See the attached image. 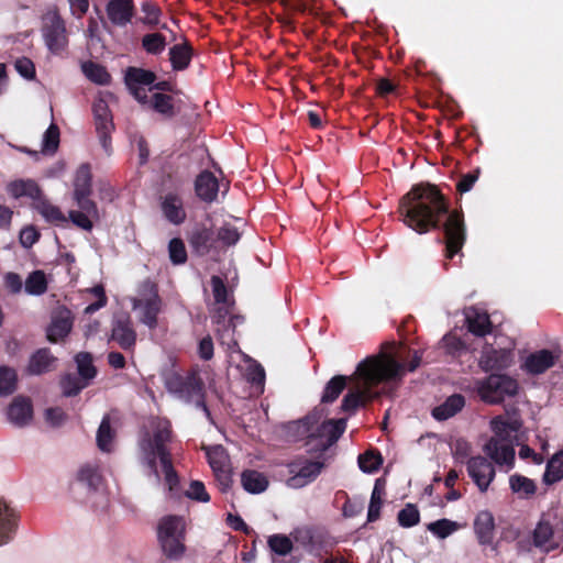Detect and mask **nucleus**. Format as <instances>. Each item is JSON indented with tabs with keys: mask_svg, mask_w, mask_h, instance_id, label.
<instances>
[{
	"mask_svg": "<svg viewBox=\"0 0 563 563\" xmlns=\"http://www.w3.org/2000/svg\"><path fill=\"white\" fill-rule=\"evenodd\" d=\"M563 478V450L556 452L547 463L542 481L553 485Z\"/></svg>",
	"mask_w": 563,
	"mask_h": 563,
	"instance_id": "e433bc0d",
	"label": "nucleus"
},
{
	"mask_svg": "<svg viewBox=\"0 0 563 563\" xmlns=\"http://www.w3.org/2000/svg\"><path fill=\"white\" fill-rule=\"evenodd\" d=\"M92 175L90 166L82 164L76 172L74 179V198L91 195Z\"/></svg>",
	"mask_w": 563,
	"mask_h": 563,
	"instance_id": "4c0bfd02",
	"label": "nucleus"
},
{
	"mask_svg": "<svg viewBox=\"0 0 563 563\" xmlns=\"http://www.w3.org/2000/svg\"><path fill=\"white\" fill-rule=\"evenodd\" d=\"M132 308L139 312V321L153 330L157 327V317L162 310V299L154 283L144 282L139 290V297L132 298Z\"/></svg>",
	"mask_w": 563,
	"mask_h": 563,
	"instance_id": "0eeeda50",
	"label": "nucleus"
},
{
	"mask_svg": "<svg viewBox=\"0 0 563 563\" xmlns=\"http://www.w3.org/2000/svg\"><path fill=\"white\" fill-rule=\"evenodd\" d=\"M294 541L310 554H320L332 547L328 531L320 526H300L290 532Z\"/></svg>",
	"mask_w": 563,
	"mask_h": 563,
	"instance_id": "9b49d317",
	"label": "nucleus"
},
{
	"mask_svg": "<svg viewBox=\"0 0 563 563\" xmlns=\"http://www.w3.org/2000/svg\"><path fill=\"white\" fill-rule=\"evenodd\" d=\"M243 488L251 494H261L266 490L268 481L266 476L255 470H246L241 474Z\"/></svg>",
	"mask_w": 563,
	"mask_h": 563,
	"instance_id": "72a5a7b5",
	"label": "nucleus"
},
{
	"mask_svg": "<svg viewBox=\"0 0 563 563\" xmlns=\"http://www.w3.org/2000/svg\"><path fill=\"white\" fill-rule=\"evenodd\" d=\"M146 103H150L151 108L158 113L166 117L174 115L173 98L168 95L155 92L150 99L147 98Z\"/></svg>",
	"mask_w": 563,
	"mask_h": 563,
	"instance_id": "09e8293b",
	"label": "nucleus"
},
{
	"mask_svg": "<svg viewBox=\"0 0 563 563\" xmlns=\"http://www.w3.org/2000/svg\"><path fill=\"white\" fill-rule=\"evenodd\" d=\"M346 428V419L327 420L308 435L307 446L309 452H324L332 446L343 434Z\"/></svg>",
	"mask_w": 563,
	"mask_h": 563,
	"instance_id": "9d476101",
	"label": "nucleus"
},
{
	"mask_svg": "<svg viewBox=\"0 0 563 563\" xmlns=\"http://www.w3.org/2000/svg\"><path fill=\"white\" fill-rule=\"evenodd\" d=\"M397 521L402 528H411L419 523L420 512L416 505L407 504L397 515Z\"/></svg>",
	"mask_w": 563,
	"mask_h": 563,
	"instance_id": "3c124183",
	"label": "nucleus"
},
{
	"mask_svg": "<svg viewBox=\"0 0 563 563\" xmlns=\"http://www.w3.org/2000/svg\"><path fill=\"white\" fill-rule=\"evenodd\" d=\"M110 22L117 26L128 25L134 14L133 0H110L106 7Z\"/></svg>",
	"mask_w": 563,
	"mask_h": 563,
	"instance_id": "4be33fe9",
	"label": "nucleus"
},
{
	"mask_svg": "<svg viewBox=\"0 0 563 563\" xmlns=\"http://www.w3.org/2000/svg\"><path fill=\"white\" fill-rule=\"evenodd\" d=\"M167 44L166 37L157 32L147 33L142 37L143 49L151 55L161 54Z\"/></svg>",
	"mask_w": 563,
	"mask_h": 563,
	"instance_id": "de8ad7c7",
	"label": "nucleus"
},
{
	"mask_svg": "<svg viewBox=\"0 0 563 563\" xmlns=\"http://www.w3.org/2000/svg\"><path fill=\"white\" fill-rule=\"evenodd\" d=\"M475 389L479 398L487 404H499L518 393V383L507 375L492 374L485 379L476 380Z\"/></svg>",
	"mask_w": 563,
	"mask_h": 563,
	"instance_id": "6e6552de",
	"label": "nucleus"
},
{
	"mask_svg": "<svg viewBox=\"0 0 563 563\" xmlns=\"http://www.w3.org/2000/svg\"><path fill=\"white\" fill-rule=\"evenodd\" d=\"M91 292L97 297V301L88 305L85 308L84 312L86 314H92L107 305V297L102 286H95L91 289Z\"/></svg>",
	"mask_w": 563,
	"mask_h": 563,
	"instance_id": "0e129e2a",
	"label": "nucleus"
},
{
	"mask_svg": "<svg viewBox=\"0 0 563 563\" xmlns=\"http://www.w3.org/2000/svg\"><path fill=\"white\" fill-rule=\"evenodd\" d=\"M44 418L49 426L57 428L66 421L67 415L62 408L54 407L45 410Z\"/></svg>",
	"mask_w": 563,
	"mask_h": 563,
	"instance_id": "e2e57ef3",
	"label": "nucleus"
},
{
	"mask_svg": "<svg viewBox=\"0 0 563 563\" xmlns=\"http://www.w3.org/2000/svg\"><path fill=\"white\" fill-rule=\"evenodd\" d=\"M195 190L201 200L212 202L218 196L219 181L211 172L203 170L195 181Z\"/></svg>",
	"mask_w": 563,
	"mask_h": 563,
	"instance_id": "393cba45",
	"label": "nucleus"
},
{
	"mask_svg": "<svg viewBox=\"0 0 563 563\" xmlns=\"http://www.w3.org/2000/svg\"><path fill=\"white\" fill-rule=\"evenodd\" d=\"M552 526L547 521H540L533 531V543L538 548H543L552 538Z\"/></svg>",
	"mask_w": 563,
	"mask_h": 563,
	"instance_id": "13d9d810",
	"label": "nucleus"
},
{
	"mask_svg": "<svg viewBox=\"0 0 563 563\" xmlns=\"http://www.w3.org/2000/svg\"><path fill=\"white\" fill-rule=\"evenodd\" d=\"M76 484L87 490V503L92 507L102 509L107 507L108 497L104 481L98 465H82L77 473Z\"/></svg>",
	"mask_w": 563,
	"mask_h": 563,
	"instance_id": "1a4fd4ad",
	"label": "nucleus"
},
{
	"mask_svg": "<svg viewBox=\"0 0 563 563\" xmlns=\"http://www.w3.org/2000/svg\"><path fill=\"white\" fill-rule=\"evenodd\" d=\"M462 525L457 521L442 518L426 525V529L438 539H446L460 529Z\"/></svg>",
	"mask_w": 563,
	"mask_h": 563,
	"instance_id": "f704fd0d",
	"label": "nucleus"
},
{
	"mask_svg": "<svg viewBox=\"0 0 563 563\" xmlns=\"http://www.w3.org/2000/svg\"><path fill=\"white\" fill-rule=\"evenodd\" d=\"M162 211L173 224H180L186 219L183 199L176 194H167L162 201Z\"/></svg>",
	"mask_w": 563,
	"mask_h": 563,
	"instance_id": "c85d7f7f",
	"label": "nucleus"
},
{
	"mask_svg": "<svg viewBox=\"0 0 563 563\" xmlns=\"http://www.w3.org/2000/svg\"><path fill=\"white\" fill-rule=\"evenodd\" d=\"M560 347L541 349L530 353L522 364V369L530 375H541L552 368L561 358Z\"/></svg>",
	"mask_w": 563,
	"mask_h": 563,
	"instance_id": "2eb2a0df",
	"label": "nucleus"
},
{
	"mask_svg": "<svg viewBox=\"0 0 563 563\" xmlns=\"http://www.w3.org/2000/svg\"><path fill=\"white\" fill-rule=\"evenodd\" d=\"M63 394L66 397H73L80 393L87 386V383H81L80 379L73 375L67 374L60 380Z\"/></svg>",
	"mask_w": 563,
	"mask_h": 563,
	"instance_id": "4d7b16f0",
	"label": "nucleus"
},
{
	"mask_svg": "<svg viewBox=\"0 0 563 563\" xmlns=\"http://www.w3.org/2000/svg\"><path fill=\"white\" fill-rule=\"evenodd\" d=\"M399 213L402 222L419 234L442 228L448 258H452L463 247L465 242L463 214L459 211H450L449 202L437 186L430 184L413 186L400 199Z\"/></svg>",
	"mask_w": 563,
	"mask_h": 563,
	"instance_id": "f257e3e1",
	"label": "nucleus"
},
{
	"mask_svg": "<svg viewBox=\"0 0 563 563\" xmlns=\"http://www.w3.org/2000/svg\"><path fill=\"white\" fill-rule=\"evenodd\" d=\"M211 287H212V295L214 298V302L217 305H228L229 303V292H228L227 286L224 285L222 278L219 276H212L211 277Z\"/></svg>",
	"mask_w": 563,
	"mask_h": 563,
	"instance_id": "052dcab7",
	"label": "nucleus"
},
{
	"mask_svg": "<svg viewBox=\"0 0 563 563\" xmlns=\"http://www.w3.org/2000/svg\"><path fill=\"white\" fill-rule=\"evenodd\" d=\"M73 328L70 311L63 310L55 314L47 329V339L51 342H58L68 335Z\"/></svg>",
	"mask_w": 563,
	"mask_h": 563,
	"instance_id": "cd10ccee",
	"label": "nucleus"
},
{
	"mask_svg": "<svg viewBox=\"0 0 563 563\" xmlns=\"http://www.w3.org/2000/svg\"><path fill=\"white\" fill-rule=\"evenodd\" d=\"M7 192L13 199H29L32 201L33 208L36 202L44 196L37 183L33 179H16L10 181L7 187Z\"/></svg>",
	"mask_w": 563,
	"mask_h": 563,
	"instance_id": "412c9836",
	"label": "nucleus"
},
{
	"mask_svg": "<svg viewBox=\"0 0 563 563\" xmlns=\"http://www.w3.org/2000/svg\"><path fill=\"white\" fill-rule=\"evenodd\" d=\"M404 371L395 360L384 355L368 356L358 363L351 376L335 375L327 384L321 396V402L332 404L341 393L351 384L349 391L342 399L341 410L354 413L366 402L377 398L380 391L376 390L382 382L399 379Z\"/></svg>",
	"mask_w": 563,
	"mask_h": 563,
	"instance_id": "f03ea898",
	"label": "nucleus"
},
{
	"mask_svg": "<svg viewBox=\"0 0 563 563\" xmlns=\"http://www.w3.org/2000/svg\"><path fill=\"white\" fill-rule=\"evenodd\" d=\"M7 419L15 428H25L33 419V406L30 398L16 396L7 408Z\"/></svg>",
	"mask_w": 563,
	"mask_h": 563,
	"instance_id": "6ab92c4d",
	"label": "nucleus"
},
{
	"mask_svg": "<svg viewBox=\"0 0 563 563\" xmlns=\"http://www.w3.org/2000/svg\"><path fill=\"white\" fill-rule=\"evenodd\" d=\"M323 462L297 459L288 464L289 474L287 485L291 488H301L313 482L321 473Z\"/></svg>",
	"mask_w": 563,
	"mask_h": 563,
	"instance_id": "4468645a",
	"label": "nucleus"
},
{
	"mask_svg": "<svg viewBox=\"0 0 563 563\" xmlns=\"http://www.w3.org/2000/svg\"><path fill=\"white\" fill-rule=\"evenodd\" d=\"M75 362L77 364L78 374L81 379L90 380L96 376L97 369L92 364V356L90 353H78L75 356Z\"/></svg>",
	"mask_w": 563,
	"mask_h": 563,
	"instance_id": "8fccbe9b",
	"label": "nucleus"
},
{
	"mask_svg": "<svg viewBox=\"0 0 563 563\" xmlns=\"http://www.w3.org/2000/svg\"><path fill=\"white\" fill-rule=\"evenodd\" d=\"M189 245L192 252L199 256L207 255L214 245V233L206 227H196L189 234Z\"/></svg>",
	"mask_w": 563,
	"mask_h": 563,
	"instance_id": "5701e85b",
	"label": "nucleus"
},
{
	"mask_svg": "<svg viewBox=\"0 0 563 563\" xmlns=\"http://www.w3.org/2000/svg\"><path fill=\"white\" fill-rule=\"evenodd\" d=\"M158 542L164 555L169 560H179L186 550L185 521L179 516L164 517L158 525Z\"/></svg>",
	"mask_w": 563,
	"mask_h": 563,
	"instance_id": "423d86ee",
	"label": "nucleus"
},
{
	"mask_svg": "<svg viewBox=\"0 0 563 563\" xmlns=\"http://www.w3.org/2000/svg\"><path fill=\"white\" fill-rule=\"evenodd\" d=\"M464 314L467 329L471 333L477 336H484L490 332L492 323L486 312L471 307L465 310Z\"/></svg>",
	"mask_w": 563,
	"mask_h": 563,
	"instance_id": "bb28decb",
	"label": "nucleus"
},
{
	"mask_svg": "<svg viewBox=\"0 0 563 563\" xmlns=\"http://www.w3.org/2000/svg\"><path fill=\"white\" fill-rule=\"evenodd\" d=\"M509 486L512 493L523 498L532 496L537 490V486L532 479L519 474H514L509 477Z\"/></svg>",
	"mask_w": 563,
	"mask_h": 563,
	"instance_id": "a19ab883",
	"label": "nucleus"
},
{
	"mask_svg": "<svg viewBox=\"0 0 563 563\" xmlns=\"http://www.w3.org/2000/svg\"><path fill=\"white\" fill-rule=\"evenodd\" d=\"M186 496L190 499L201 503H207L210 499V496L207 493L203 483L200 481H192L190 483L189 488L186 492Z\"/></svg>",
	"mask_w": 563,
	"mask_h": 563,
	"instance_id": "680f3d73",
	"label": "nucleus"
},
{
	"mask_svg": "<svg viewBox=\"0 0 563 563\" xmlns=\"http://www.w3.org/2000/svg\"><path fill=\"white\" fill-rule=\"evenodd\" d=\"M18 375L9 366H0V396H9L16 390Z\"/></svg>",
	"mask_w": 563,
	"mask_h": 563,
	"instance_id": "49530a36",
	"label": "nucleus"
},
{
	"mask_svg": "<svg viewBox=\"0 0 563 563\" xmlns=\"http://www.w3.org/2000/svg\"><path fill=\"white\" fill-rule=\"evenodd\" d=\"M125 84L130 92L141 103L147 102L146 87L151 88L156 80V75L147 69L129 67L125 73Z\"/></svg>",
	"mask_w": 563,
	"mask_h": 563,
	"instance_id": "dca6fc26",
	"label": "nucleus"
},
{
	"mask_svg": "<svg viewBox=\"0 0 563 563\" xmlns=\"http://www.w3.org/2000/svg\"><path fill=\"white\" fill-rule=\"evenodd\" d=\"M244 319L241 316H231L228 321L222 324H216V334L220 344L225 345L228 349L238 346L235 339V328L243 323Z\"/></svg>",
	"mask_w": 563,
	"mask_h": 563,
	"instance_id": "c756f323",
	"label": "nucleus"
},
{
	"mask_svg": "<svg viewBox=\"0 0 563 563\" xmlns=\"http://www.w3.org/2000/svg\"><path fill=\"white\" fill-rule=\"evenodd\" d=\"M440 344L444 353L453 358L461 357L468 351L467 344L461 338L452 333L445 334Z\"/></svg>",
	"mask_w": 563,
	"mask_h": 563,
	"instance_id": "ea45409f",
	"label": "nucleus"
},
{
	"mask_svg": "<svg viewBox=\"0 0 563 563\" xmlns=\"http://www.w3.org/2000/svg\"><path fill=\"white\" fill-rule=\"evenodd\" d=\"M111 340L125 351L132 350L136 342V332L130 316L126 313L118 314L112 320Z\"/></svg>",
	"mask_w": 563,
	"mask_h": 563,
	"instance_id": "a211bd4d",
	"label": "nucleus"
},
{
	"mask_svg": "<svg viewBox=\"0 0 563 563\" xmlns=\"http://www.w3.org/2000/svg\"><path fill=\"white\" fill-rule=\"evenodd\" d=\"M114 433L111 429L110 417L106 415L97 431V445L102 452H110Z\"/></svg>",
	"mask_w": 563,
	"mask_h": 563,
	"instance_id": "37998d69",
	"label": "nucleus"
},
{
	"mask_svg": "<svg viewBox=\"0 0 563 563\" xmlns=\"http://www.w3.org/2000/svg\"><path fill=\"white\" fill-rule=\"evenodd\" d=\"M465 406V398L461 394L451 395L445 401L432 410V417L438 421H444L455 416Z\"/></svg>",
	"mask_w": 563,
	"mask_h": 563,
	"instance_id": "7c9ffc66",
	"label": "nucleus"
},
{
	"mask_svg": "<svg viewBox=\"0 0 563 563\" xmlns=\"http://www.w3.org/2000/svg\"><path fill=\"white\" fill-rule=\"evenodd\" d=\"M466 470L478 490L487 492L496 475L493 463L481 455L472 456L466 462Z\"/></svg>",
	"mask_w": 563,
	"mask_h": 563,
	"instance_id": "f3484780",
	"label": "nucleus"
},
{
	"mask_svg": "<svg viewBox=\"0 0 563 563\" xmlns=\"http://www.w3.org/2000/svg\"><path fill=\"white\" fill-rule=\"evenodd\" d=\"M142 12L145 14L143 23L155 25L158 23L159 9L150 1H144L141 7Z\"/></svg>",
	"mask_w": 563,
	"mask_h": 563,
	"instance_id": "338daca9",
	"label": "nucleus"
},
{
	"mask_svg": "<svg viewBox=\"0 0 563 563\" xmlns=\"http://www.w3.org/2000/svg\"><path fill=\"white\" fill-rule=\"evenodd\" d=\"M92 112L99 142L107 155H111V133L114 131L112 114L107 101L99 98L93 102Z\"/></svg>",
	"mask_w": 563,
	"mask_h": 563,
	"instance_id": "ddd939ff",
	"label": "nucleus"
},
{
	"mask_svg": "<svg viewBox=\"0 0 563 563\" xmlns=\"http://www.w3.org/2000/svg\"><path fill=\"white\" fill-rule=\"evenodd\" d=\"M474 531L478 543L489 545L493 543L495 536V519L490 511L482 510L474 519Z\"/></svg>",
	"mask_w": 563,
	"mask_h": 563,
	"instance_id": "b1692460",
	"label": "nucleus"
},
{
	"mask_svg": "<svg viewBox=\"0 0 563 563\" xmlns=\"http://www.w3.org/2000/svg\"><path fill=\"white\" fill-rule=\"evenodd\" d=\"M494 437L485 444L486 454L498 465L512 467L515 463L514 439L519 430L516 421L508 422L498 416L492 419Z\"/></svg>",
	"mask_w": 563,
	"mask_h": 563,
	"instance_id": "20e7f679",
	"label": "nucleus"
},
{
	"mask_svg": "<svg viewBox=\"0 0 563 563\" xmlns=\"http://www.w3.org/2000/svg\"><path fill=\"white\" fill-rule=\"evenodd\" d=\"M208 462L213 472L229 467L228 455L222 446H213L207 451Z\"/></svg>",
	"mask_w": 563,
	"mask_h": 563,
	"instance_id": "864d4df0",
	"label": "nucleus"
},
{
	"mask_svg": "<svg viewBox=\"0 0 563 563\" xmlns=\"http://www.w3.org/2000/svg\"><path fill=\"white\" fill-rule=\"evenodd\" d=\"M81 70L90 81L98 85H107L109 84L111 78L103 66L93 62L82 63Z\"/></svg>",
	"mask_w": 563,
	"mask_h": 563,
	"instance_id": "79ce46f5",
	"label": "nucleus"
},
{
	"mask_svg": "<svg viewBox=\"0 0 563 563\" xmlns=\"http://www.w3.org/2000/svg\"><path fill=\"white\" fill-rule=\"evenodd\" d=\"M24 289L29 295H43L47 290L45 274L42 271L32 272L25 280Z\"/></svg>",
	"mask_w": 563,
	"mask_h": 563,
	"instance_id": "c03bdc74",
	"label": "nucleus"
},
{
	"mask_svg": "<svg viewBox=\"0 0 563 563\" xmlns=\"http://www.w3.org/2000/svg\"><path fill=\"white\" fill-rule=\"evenodd\" d=\"M69 219L71 220V222L82 229V230H86V231H90L93 227L92 224V218L91 216H88L87 213H84V212H80V211H70L69 212Z\"/></svg>",
	"mask_w": 563,
	"mask_h": 563,
	"instance_id": "774afa93",
	"label": "nucleus"
},
{
	"mask_svg": "<svg viewBox=\"0 0 563 563\" xmlns=\"http://www.w3.org/2000/svg\"><path fill=\"white\" fill-rule=\"evenodd\" d=\"M55 357L48 349L37 350L29 361L27 373L31 375H41L54 368Z\"/></svg>",
	"mask_w": 563,
	"mask_h": 563,
	"instance_id": "2f4dec72",
	"label": "nucleus"
},
{
	"mask_svg": "<svg viewBox=\"0 0 563 563\" xmlns=\"http://www.w3.org/2000/svg\"><path fill=\"white\" fill-rule=\"evenodd\" d=\"M16 512L2 498H0V545L8 543L16 528Z\"/></svg>",
	"mask_w": 563,
	"mask_h": 563,
	"instance_id": "a878e982",
	"label": "nucleus"
},
{
	"mask_svg": "<svg viewBox=\"0 0 563 563\" xmlns=\"http://www.w3.org/2000/svg\"><path fill=\"white\" fill-rule=\"evenodd\" d=\"M42 34L47 48L53 54H59L68 45L65 22L56 11L44 15Z\"/></svg>",
	"mask_w": 563,
	"mask_h": 563,
	"instance_id": "f8f14e48",
	"label": "nucleus"
},
{
	"mask_svg": "<svg viewBox=\"0 0 563 563\" xmlns=\"http://www.w3.org/2000/svg\"><path fill=\"white\" fill-rule=\"evenodd\" d=\"M514 361L512 352L507 349H484L479 358V367L485 372L508 368Z\"/></svg>",
	"mask_w": 563,
	"mask_h": 563,
	"instance_id": "aec40b11",
	"label": "nucleus"
},
{
	"mask_svg": "<svg viewBox=\"0 0 563 563\" xmlns=\"http://www.w3.org/2000/svg\"><path fill=\"white\" fill-rule=\"evenodd\" d=\"M169 260L174 265L185 264L187 261V251L185 243L179 238H174L168 243Z\"/></svg>",
	"mask_w": 563,
	"mask_h": 563,
	"instance_id": "5fc2aeb1",
	"label": "nucleus"
},
{
	"mask_svg": "<svg viewBox=\"0 0 563 563\" xmlns=\"http://www.w3.org/2000/svg\"><path fill=\"white\" fill-rule=\"evenodd\" d=\"M292 538L285 534H273L268 538L269 549L278 555H287L292 550Z\"/></svg>",
	"mask_w": 563,
	"mask_h": 563,
	"instance_id": "603ef678",
	"label": "nucleus"
},
{
	"mask_svg": "<svg viewBox=\"0 0 563 563\" xmlns=\"http://www.w3.org/2000/svg\"><path fill=\"white\" fill-rule=\"evenodd\" d=\"M358 467L364 473H375L383 464V457L378 451L368 450L358 455Z\"/></svg>",
	"mask_w": 563,
	"mask_h": 563,
	"instance_id": "a18cd8bd",
	"label": "nucleus"
},
{
	"mask_svg": "<svg viewBox=\"0 0 563 563\" xmlns=\"http://www.w3.org/2000/svg\"><path fill=\"white\" fill-rule=\"evenodd\" d=\"M192 57V48L188 42L175 44L169 48V60L173 70L180 71L188 68Z\"/></svg>",
	"mask_w": 563,
	"mask_h": 563,
	"instance_id": "473e14b6",
	"label": "nucleus"
},
{
	"mask_svg": "<svg viewBox=\"0 0 563 563\" xmlns=\"http://www.w3.org/2000/svg\"><path fill=\"white\" fill-rule=\"evenodd\" d=\"M172 438L170 422L165 418H153L151 430L144 431L139 440V459L140 463L147 468V474L153 476L157 483L161 481L157 467V460H159L165 483L169 492L173 493L179 484V478L173 466L172 453L168 449Z\"/></svg>",
	"mask_w": 563,
	"mask_h": 563,
	"instance_id": "7ed1b4c3",
	"label": "nucleus"
},
{
	"mask_svg": "<svg viewBox=\"0 0 563 563\" xmlns=\"http://www.w3.org/2000/svg\"><path fill=\"white\" fill-rule=\"evenodd\" d=\"M165 387L178 399L188 404L195 402L207 419L211 420V412L205 402V385L197 372H190L187 375L169 372L165 376Z\"/></svg>",
	"mask_w": 563,
	"mask_h": 563,
	"instance_id": "39448f33",
	"label": "nucleus"
},
{
	"mask_svg": "<svg viewBox=\"0 0 563 563\" xmlns=\"http://www.w3.org/2000/svg\"><path fill=\"white\" fill-rule=\"evenodd\" d=\"M217 238L222 244L231 246L239 242L241 234L234 225L225 223L218 230Z\"/></svg>",
	"mask_w": 563,
	"mask_h": 563,
	"instance_id": "bf43d9fd",
	"label": "nucleus"
},
{
	"mask_svg": "<svg viewBox=\"0 0 563 563\" xmlns=\"http://www.w3.org/2000/svg\"><path fill=\"white\" fill-rule=\"evenodd\" d=\"M59 145V129L52 123L43 135V152L54 154Z\"/></svg>",
	"mask_w": 563,
	"mask_h": 563,
	"instance_id": "6e6d98bb",
	"label": "nucleus"
},
{
	"mask_svg": "<svg viewBox=\"0 0 563 563\" xmlns=\"http://www.w3.org/2000/svg\"><path fill=\"white\" fill-rule=\"evenodd\" d=\"M385 481L383 478H377L374 484V488L371 495L368 511H367V521L374 522L380 516V508L383 505V496L385 495Z\"/></svg>",
	"mask_w": 563,
	"mask_h": 563,
	"instance_id": "c9c22d12",
	"label": "nucleus"
},
{
	"mask_svg": "<svg viewBox=\"0 0 563 563\" xmlns=\"http://www.w3.org/2000/svg\"><path fill=\"white\" fill-rule=\"evenodd\" d=\"M74 199L77 206L79 207L80 212L91 216V218L95 220L99 219V211L97 205L91 199H89V196L76 197Z\"/></svg>",
	"mask_w": 563,
	"mask_h": 563,
	"instance_id": "69168bd1",
	"label": "nucleus"
},
{
	"mask_svg": "<svg viewBox=\"0 0 563 563\" xmlns=\"http://www.w3.org/2000/svg\"><path fill=\"white\" fill-rule=\"evenodd\" d=\"M35 210L49 223L64 224L67 218L60 209L52 205L44 196L36 202Z\"/></svg>",
	"mask_w": 563,
	"mask_h": 563,
	"instance_id": "58836bf2",
	"label": "nucleus"
}]
</instances>
